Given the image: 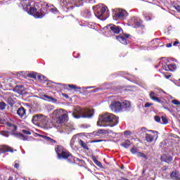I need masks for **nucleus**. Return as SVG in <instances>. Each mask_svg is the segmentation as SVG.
<instances>
[{"instance_id":"1","label":"nucleus","mask_w":180,"mask_h":180,"mask_svg":"<svg viewBox=\"0 0 180 180\" xmlns=\"http://www.w3.org/2000/svg\"><path fill=\"white\" fill-rule=\"evenodd\" d=\"M50 11L53 13H58V9L56 7L51 8V4L44 1H39L34 4V7H30L29 13L37 19H41L47 15Z\"/></svg>"},{"instance_id":"2","label":"nucleus","mask_w":180,"mask_h":180,"mask_svg":"<svg viewBox=\"0 0 180 180\" xmlns=\"http://www.w3.org/2000/svg\"><path fill=\"white\" fill-rule=\"evenodd\" d=\"M119 123V118L110 113H104L99 116L97 126L102 127H115Z\"/></svg>"},{"instance_id":"3","label":"nucleus","mask_w":180,"mask_h":180,"mask_svg":"<svg viewBox=\"0 0 180 180\" xmlns=\"http://www.w3.org/2000/svg\"><path fill=\"white\" fill-rule=\"evenodd\" d=\"M53 115L55 116L53 125L54 127H61L66 122H68V112L63 108L55 110L53 112Z\"/></svg>"},{"instance_id":"4","label":"nucleus","mask_w":180,"mask_h":180,"mask_svg":"<svg viewBox=\"0 0 180 180\" xmlns=\"http://www.w3.org/2000/svg\"><path fill=\"white\" fill-rule=\"evenodd\" d=\"M94 113L95 110L94 109L78 108L75 109L72 116L75 117V119H81V117L89 119L94 116Z\"/></svg>"},{"instance_id":"5","label":"nucleus","mask_w":180,"mask_h":180,"mask_svg":"<svg viewBox=\"0 0 180 180\" xmlns=\"http://www.w3.org/2000/svg\"><path fill=\"white\" fill-rule=\"evenodd\" d=\"M127 16V11L122 9L114 10L112 18L114 20H124Z\"/></svg>"},{"instance_id":"6","label":"nucleus","mask_w":180,"mask_h":180,"mask_svg":"<svg viewBox=\"0 0 180 180\" xmlns=\"http://www.w3.org/2000/svg\"><path fill=\"white\" fill-rule=\"evenodd\" d=\"M130 24H131V26L134 27L135 29H141V32H139L141 34H143L144 33V30H146V25L143 24L142 20H139L134 18H131L129 22Z\"/></svg>"},{"instance_id":"7","label":"nucleus","mask_w":180,"mask_h":180,"mask_svg":"<svg viewBox=\"0 0 180 180\" xmlns=\"http://www.w3.org/2000/svg\"><path fill=\"white\" fill-rule=\"evenodd\" d=\"M58 160H68V162H71L72 161V154L70 153V151L65 149V151L61 154H59Z\"/></svg>"},{"instance_id":"8","label":"nucleus","mask_w":180,"mask_h":180,"mask_svg":"<svg viewBox=\"0 0 180 180\" xmlns=\"http://www.w3.org/2000/svg\"><path fill=\"white\" fill-rule=\"evenodd\" d=\"M16 151H18L16 149H13V148L8 145H2L0 146V154H5V153H13Z\"/></svg>"},{"instance_id":"9","label":"nucleus","mask_w":180,"mask_h":180,"mask_svg":"<svg viewBox=\"0 0 180 180\" xmlns=\"http://www.w3.org/2000/svg\"><path fill=\"white\" fill-rule=\"evenodd\" d=\"M110 108L113 112H120L122 111V103L120 101H112Z\"/></svg>"},{"instance_id":"10","label":"nucleus","mask_w":180,"mask_h":180,"mask_svg":"<svg viewBox=\"0 0 180 180\" xmlns=\"http://www.w3.org/2000/svg\"><path fill=\"white\" fill-rule=\"evenodd\" d=\"M176 65L175 63H171V64H165L162 65V69L165 70V71H170L174 72L176 70Z\"/></svg>"},{"instance_id":"11","label":"nucleus","mask_w":180,"mask_h":180,"mask_svg":"<svg viewBox=\"0 0 180 180\" xmlns=\"http://www.w3.org/2000/svg\"><path fill=\"white\" fill-rule=\"evenodd\" d=\"M106 12V7H101L98 8L97 11H94V15L98 19H101L103 14Z\"/></svg>"},{"instance_id":"12","label":"nucleus","mask_w":180,"mask_h":180,"mask_svg":"<svg viewBox=\"0 0 180 180\" xmlns=\"http://www.w3.org/2000/svg\"><path fill=\"white\" fill-rule=\"evenodd\" d=\"M160 160L162 162H166L167 164H171V162H172V160H174V158L171 155H168L167 154H163L161 155Z\"/></svg>"},{"instance_id":"13","label":"nucleus","mask_w":180,"mask_h":180,"mask_svg":"<svg viewBox=\"0 0 180 180\" xmlns=\"http://www.w3.org/2000/svg\"><path fill=\"white\" fill-rule=\"evenodd\" d=\"M17 115L21 118V119H26L27 117V115H26V109L23 107H20L17 110Z\"/></svg>"},{"instance_id":"14","label":"nucleus","mask_w":180,"mask_h":180,"mask_svg":"<svg viewBox=\"0 0 180 180\" xmlns=\"http://www.w3.org/2000/svg\"><path fill=\"white\" fill-rule=\"evenodd\" d=\"M110 26H111L110 27V30L115 34H119V33H120L123 30V29H122L120 26H117L115 25H112V24H110Z\"/></svg>"},{"instance_id":"15","label":"nucleus","mask_w":180,"mask_h":180,"mask_svg":"<svg viewBox=\"0 0 180 180\" xmlns=\"http://www.w3.org/2000/svg\"><path fill=\"white\" fill-rule=\"evenodd\" d=\"M131 108V104H130V102L125 101L122 103H121V110L124 112V110H129Z\"/></svg>"},{"instance_id":"16","label":"nucleus","mask_w":180,"mask_h":180,"mask_svg":"<svg viewBox=\"0 0 180 180\" xmlns=\"http://www.w3.org/2000/svg\"><path fill=\"white\" fill-rule=\"evenodd\" d=\"M65 148L61 145H56L55 146V152L57 154L58 158L60 157V154L65 151Z\"/></svg>"},{"instance_id":"17","label":"nucleus","mask_w":180,"mask_h":180,"mask_svg":"<svg viewBox=\"0 0 180 180\" xmlns=\"http://www.w3.org/2000/svg\"><path fill=\"white\" fill-rule=\"evenodd\" d=\"M14 136H15V137H17L18 139H20L21 140H23V141H27V140H29V136H25L22 133H15L14 134Z\"/></svg>"},{"instance_id":"18","label":"nucleus","mask_w":180,"mask_h":180,"mask_svg":"<svg viewBox=\"0 0 180 180\" xmlns=\"http://www.w3.org/2000/svg\"><path fill=\"white\" fill-rule=\"evenodd\" d=\"M41 117H43L42 114H37L32 117V122L34 124L37 123L38 122H41Z\"/></svg>"},{"instance_id":"19","label":"nucleus","mask_w":180,"mask_h":180,"mask_svg":"<svg viewBox=\"0 0 180 180\" xmlns=\"http://www.w3.org/2000/svg\"><path fill=\"white\" fill-rule=\"evenodd\" d=\"M14 89L16 92H18V94H20V95H22V94H23V91H25V86L17 85L15 86Z\"/></svg>"},{"instance_id":"20","label":"nucleus","mask_w":180,"mask_h":180,"mask_svg":"<svg viewBox=\"0 0 180 180\" xmlns=\"http://www.w3.org/2000/svg\"><path fill=\"white\" fill-rule=\"evenodd\" d=\"M155 102H158V103H161V105H162V108L164 109H167V107H165V105L168 104V102H167V100H165L164 98H158V99H156Z\"/></svg>"},{"instance_id":"21","label":"nucleus","mask_w":180,"mask_h":180,"mask_svg":"<svg viewBox=\"0 0 180 180\" xmlns=\"http://www.w3.org/2000/svg\"><path fill=\"white\" fill-rule=\"evenodd\" d=\"M116 39L120 43H122V44H127V39H126L122 34L117 36Z\"/></svg>"},{"instance_id":"22","label":"nucleus","mask_w":180,"mask_h":180,"mask_svg":"<svg viewBox=\"0 0 180 180\" xmlns=\"http://www.w3.org/2000/svg\"><path fill=\"white\" fill-rule=\"evenodd\" d=\"M154 137H155L154 135L149 134H146L145 140L148 143H153V141H154Z\"/></svg>"},{"instance_id":"23","label":"nucleus","mask_w":180,"mask_h":180,"mask_svg":"<svg viewBox=\"0 0 180 180\" xmlns=\"http://www.w3.org/2000/svg\"><path fill=\"white\" fill-rule=\"evenodd\" d=\"M41 137H42V139H44V140H46L49 143H52V144H57V141L51 139L49 136L41 135Z\"/></svg>"},{"instance_id":"24","label":"nucleus","mask_w":180,"mask_h":180,"mask_svg":"<svg viewBox=\"0 0 180 180\" xmlns=\"http://www.w3.org/2000/svg\"><path fill=\"white\" fill-rule=\"evenodd\" d=\"M170 177L174 180H180V174L178 172H172L170 174Z\"/></svg>"},{"instance_id":"25","label":"nucleus","mask_w":180,"mask_h":180,"mask_svg":"<svg viewBox=\"0 0 180 180\" xmlns=\"http://www.w3.org/2000/svg\"><path fill=\"white\" fill-rule=\"evenodd\" d=\"M91 160L97 165V167H99L100 168H102V163L96 159V157L92 155L91 156Z\"/></svg>"},{"instance_id":"26","label":"nucleus","mask_w":180,"mask_h":180,"mask_svg":"<svg viewBox=\"0 0 180 180\" xmlns=\"http://www.w3.org/2000/svg\"><path fill=\"white\" fill-rule=\"evenodd\" d=\"M121 146L124 147V148H129L130 146H131V142L129 140H126L124 143H121Z\"/></svg>"},{"instance_id":"27","label":"nucleus","mask_w":180,"mask_h":180,"mask_svg":"<svg viewBox=\"0 0 180 180\" xmlns=\"http://www.w3.org/2000/svg\"><path fill=\"white\" fill-rule=\"evenodd\" d=\"M7 103H8L10 106H13L15 105V100L13 99V96H9L7 98Z\"/></svg>"},{"instance_id":"28","label":"nucleus","mask_w":180,"mask_h":180,"mask_svg":"<svg viewBox=\"0 0 180 180\" xmlns=\"http://www.w3.org/2000/svg\"><path fill=\"white\" fill-rule=\"evenodd\" d=\"M79 146H81V147H82L85 150H89V148L88 147V145H86V143L84 141L80 139L79 141Z\"/></svg>"},{"instance_id":"29","label":"nucleus","mask_w":180,"mask_h":180,"mask_svg":"<svg viewBox=\"0 0 180 180\" xmlns=\"http://www.w3.org/2000/svg\"><path fill=\"white\" fill-rule=\"evenodd\" d=\"M38 80L39 81V82H41V84H44L46 82V81H47V78H46V77L43 76V75H38L37 76Z\"/></svg>"},{"instance_id":"30","label":"nucleus","mask_w":180,"mask_h":180,"mask_svg":"<svg viewBox=\"0 0 180 180\" xmlns=\"http://www.w3.org/2000/svg\"><path fill=\"white\" fill-rule=\"evenodd\" d=\"M6 126H8V127H12L13 131H16L18 130V127L13 124H11V122H7Z\"/></svg>"},{"instance_id":"31","label":"nucleus","mask_w":180,"mask_h":180,"mask_svg":"<svg viewBox=\"0 0 180 180\" xmlns=\"http://www.w3.org/2000/svg\"><path fill=\"white\" fill-rule=\"evenodd\" d=\"M97 134H109V129H98Z\"/></svg>"},{"instance_id":"32","label":"nucleus","mask_w":180,"mask_h":180,"mask_svg":"<svg viewBox=\"0 0 180 180\" xmlns=\"http://www.w3.org/2000/svg\"><path fill=\"white\" fill-rule=\"evenodd\" d=\"M150 98L152 101H156L158 99V97L155 96V93L154 91H151L150 93Z\"/></svg>"},{"instance_id":"33","label":"nucleus","mask_w":180,"mask_h":180,"mask_svg":"<svg viewBox=\"0 0 180 180\" xmlns=\"http://www.w3.org/2000/svg\"><path fill=\"white\" fill-rule=\"evenodd\" d=\"M66 88H70V89H81V87H78L75 84H68L66 86Z\"/></svg>"},{"instance_id":"34","label":"nucleus","mask_w":180,"mask_h":180,"mask_svg":"<svg viewBox=\"0 0 180 180\" xmlns=\"http://www.w3.org/2000/svg\"><path fill=\"white\" fill-rule=\"evenodd\" d=\"M136 156L139 158L141 157L142 158H145V160H147V155H146V154H144L141 152H138L136 153Z\"/></svg>"},{"instance_id":"35","label":"nucleus","mask_w":180,"mask_h":180,"mask_svg":"<svg viewBox=\"0 0 180 180\" xmlns=\"http://www.w3.org/2000/svg\"><path fill=\"white\" fill-rule=\"evenodd\" d=\"M6 108V103L4 102H0V110H5Z\"/></svg>"},{"instance_id":"36","label":"nucleus","mask_w":180,"mask_h":180,"mask_svg":"<svg viewBox=\"0 0 180 180\" xmlns=\"http://www.w3.org/2000/svg\"><path fill=\"white\" fill-rule=\"evenodd\" d=\"M84 16H86V18H91V11H89V10H86L84 12Z\"/></svg>"},{"instance_id":"37","label":"nucleus","mask_w":180,"mask_h":180,"mask_svg":"<svg viewBox=\"0 0 180 180\" xmlns=\"http://www.w3.org/2000/svg\"><path fill=\"white\" fill-rule=\"evenodd\" d=\"M130 152L131 153V154H137V148L134 146L133 148H131Z\"/></svg>"},{"instance_id":"38","label":"nucleus","mask_w":180,"mask_h":180,"mask_svg":"<svg viewBox=\"0 0 180 180\" xmlns=\"http://www.w3.org/2000/svg\"><path fill=\"white\" fill-rule=\"evenodd\" d=\"M162 124H167L168 123V119L165 117H162Z\"/></svg>"},{"instance_id":"39","label":"nucleus","mask_w":180,"mask_h":180,"mask_svg":"<svg viewBox=\"0 0 180 180\" xmlns=\"http://www.w3.org/2000/svg\"><path fill=\"white\" fill-rule=\"evenodd\" d=\"M22 133H23V134H26L27 136H30V134H32V132H30V131H27L26 129H22Z\"/></svg>"},{"instance_id":"40","label":"nucleus","mask_w":180,"mask_h":180,"mask_svg":"<svg viewBox=\"0 0 180 180\" xmlns=\"http://www.w3.org/2000/svg\"><path fill=\"white\" fill-rule=\"evenodd\" d=\"M154 119L158 123H161V117H160V116L156 115L155 116Z\"/></svg>"},{"instance_id":"41","label":"nucleus","mask_w":180,"mask_h":180,"mask_svg":"<svg viewBox=\"0 0 180 180\" xmlns=\"http://www.w3.org/2000/svg\"><path fill=\"white\" fill-rule=\"evenodd\" d=\"M28 77H30V78H33L34 79H35V78L37 77V74L36 73H31L28 75Z\"/></svg>"},{"instance_id":"42","label":"nucleus","mask_w":180,"mask_h":180,"mask_svg":"<svg viewBox=\"0 0 180 180\" xmlns=\"http://www.w3.org/2000/svg\"><path fill=\"white\" fill-rule=\"evenodd\" d=\"M44 98H46V99H49L50 101L54 100V98H53L52 96H47V95H44Z\"/></svg>"},{"instance_id":"43","label":"nucleus","mask_w":180,"mask_h":180,"mask_svg":"<svg viewBox=\"0 0 180 180\" xmlns=\"http://www.w3.org/2000/svg\"><path fill=\"white\" fill-rule=\"evenodd\" d=\"M172 103H173V105H180V101L178 100H172Z\"/></svg>"},{"instance_id":"44","label":"nucleus","mask_w":180,"mask_h":180,"mask_svg":"<svg viewBox=\"0 0 180 180\" xmlns=\"http://www.w3.org/2000/svg\"><path fill=\"white\" fill-rule=\"evenodd\" d=\"M124 136H131V131H125L124 132Z\"/></svg>"},{"instance_id":"45","label":"nucleus","mask_w":180,"mask_h":180,"mask_svg":"<svg viewBox=\"0 0 180 180\" xmlns=\"http://www.w3.org/2000/svg\"><path fill=\"white\" fill-rule=\"evenodd\" d=\"M123 36V37H124V39H129V37H131V35H130L129 34H122Z\"/></svg>"},{"instance_id":"46","label":"nucleus","mask_w":180,"mask_h":180,"mask_svg":"<svg viewBox=\"0 0 180 180\" xmlns=\"http://www.w3.org/2000/svg\"><path fill=\"white\" fill-rule=\"evenodd\" d=\"M66 129H67V130H69L71 131L73 129V127L72 126L70 127V124H67Z\"/></svg>"},{"instance_id":"47","label":"nucleus","mask_w":180,"mask_h":180,"mask_svg":"<svg viewBox=\"0 0 180 180\" xmlns=\"http://www.w3.org/2000/svg\"><path fill=\"white\" fill-rule=\"evenodd\" d=\"M102 141H103V139H98V140L91 141V143H102Z\"/></svg>"},{"instance_id":"48","label":"nucleus","mask_w":180,"mask_h":180,"mask_svg":"<svg viewBox=\"0 0 180 180\" xmlns=\"http://www.w3.org/2000/svg\"><path fill=\"white\" fill-rule=\"evenodd\" d=\"M145 108H150V106H153V103H146V104H145Z\"/></svg>"},{"instance_id":"49","label":"nucleus","mask_w":180,"mask_h":180,"mask_svg":"<svg viewBox=\"0 0 180 180\" xmlns=\"http://www.w3.org/2000/svg\"><path fill=\"white\" fill-rule=\"evenodd\" d=\"M20 165L19 163H15L14 168H16V169H19Z\"/></svg>"},{"instance_id":"50","label":"nucleus","mask_w":180,"mask_h":180,"mask_svg":"<svg viewBox=\"0 0 180 180\" xmlns=\"http://www.w3.org/2000/svg\"><path fill=\"white\" fill-rule=\"evenodd\" d=\"M162 171L165 172V171H167V169H168V167L167 166H163L162 168H161Z\"/></svg>"},{"instance_id":"51","label":"nucleus","mask_w":180,"mask_h":180,"mask_svg":"<svg viewBox=\"0 0 180 180\" xmlns=\"http://www.w3.org/2000/svg\"><path fill=\"white\" fill-rule=\"evenodd\" d=\"M62 95H63V96H64V98H65L66 99H68V98H70V96H68V94H63Z\"/></svg>"},{"instance_id":"52","label":"nucleus","mask_w":180,"mask_h":180,"mask_svg":"<svg viewBox=\"0 0 180 180\" xmlns=\"http://www.w3.org/2000/svg\"><path fill=\"white\" fill-rule=\"evenodd\" d=\"M141 131H143L144 133H146V131H147V128H146V127H142V128L141 129Z\"/></svg>"},{"instance_id":"53","label":"nucleus","mask_w":180,"mask_h":180,"mask_svg":"<svg viewBox=\"0 0 180 180\" xmlns=\"http://www.w3.org/2000/svg\"><path fill=\"white\" fill-rule=\"evenodd\" d=\"M166 47H168V48L172 47V43L167 44H166Z\"/></svg>"},{"instance_id":"54","label":"nucleus","mask_w":180,"mask_h":180,"mask_svg":"<svg viewBox=\"0 0 180 180\" xmlns=\"http://www.w3.org/2000/svg\"><path fill=\"white\" fill-rule=\"evenodd\" d=\"M87 2H89V4H94V2H95V0H86Z\"/></svg>"},{"instance_id":"55","label":"nucleus","mask_w":180,"mask_h":180,"mask_svg":"<svg viewBox=\"0 0 180 180\" xmlns=\"http://www.w3.org/2000/svg\"><path fill=\"white\" fill-rule=\"evenodd\" d=\"M160 64H161V62H159V64L155 65V68H158V67H160Z\"/></svg>"},{"instance_id":"56","label":"nucleus","mask_w":180,"mask_h":180,"mask_svg":"<svg viewBox=\"0 0 180 180\" xmlns=\"http://www.w3.org/2000/svg\"><path fill=\"white\" fill-rule=\"evenodd\" d=\"M8 180H13V176H9Z\"/></svg>"},{"instance_id":"57","label":"nucleus","mask_w":180,"mask_h":180,"mask_svg":"<svg viewBox=\"0 0 180 180\" xmlns=\"http://www.w3.org/2000/svg\"><path fill=\"white\" fill-rule=\"evenodd\" d=\"M18 75H20L21 74H23V72H18Z\"/></svg>"},{"instance_id":"58","label":"nucleus","mask_w":180,"mask_h":180,"mask_svg":"<svg viewBox=\"0 0 180 180\" xmlns=\"http://www.w3.org/2000/svg\"><path fill=\"white\" fill-rule=\"evenodd\" d=\"M166 78H167V79H168L169 78H171V75H167V76H166Z\"/></svg>"},{"instance_id":"59","label":"nucleus","mask_w":180,"mask_h":180,"mask_svg":"<svg viewBox=\"0 0 180 180\" xmlns=\"http://www.w3.org/2000/svg\"><path fill=\"white\" fill-rule=\"evenodd\" d=\"M91 88H93L92 86L86 87V89H91Z\"/></svg>"},{"instance_id":"60","label":"nucleus","mask_w":180,"mask_h":180,"mask_svg":"<svg viewBox=\"0 0 180 180\" xmlns=\"http://www.w3.org/2000/svg\"><path fill=\"white\" fill-rule=\"evenodd\" d=\"M120 180H129L128 179H125V178H122Z\"/></svg>"},{"instance_id":"61","label":"nucleus","mask_w":180,"mask_h":180,"mask_svg":"<svg viewBox=\"0 0 180 180\" xmlns=\"http://www.w3.org/2000/svg\"><path fill=\"white\" fill-rule=\"evenodd\" d=\"M148 131H151L152 133H155V131H153V130H150Z\"/></svg>"},{"instance_id":"62","label":"nucleus","mask_w":180,"mask_h":180,"mask_svg":"<svg viewBox=\"0 0 180 180\" xmlns=\"http://www.w3.org/2000/svg\"><path fill=\"white\" fill-rule=\"evenodd\" d=\"M179 85L180 86V79H179Z\"/></svg>"},{"instance_id":"63","label":"nucleus","mask_w":180,"mask_h":180,"mask_svg":"<svg viewBox=\"0 0 180 180\" xmlns=\"http://www.w3.org/2000/svg\"><path fill=\"white\" fill-rule=\"evenodd\" d=\"M96 91H98L97 89L94 90V92H96Z\"/></svg>"},{"instance_id":"64","label":"nucleus","mask_w":180,"mask_h":180,"mask_svg":"<svg viewBox=\"0 0 180 180\" xmlns=\"http://www.w3.org/2000/svg\"><path fill=\"white\" fill-rule=\"evenodd\" d=\"M0 179H1V176H0Z\"/></svg>"}]
</instances>
